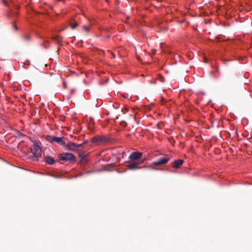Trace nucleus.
I'll return each mask as SVG.
<instances>
[{"label": "nucleus", "instance_id": "obj_16", "mask_svg": "<svg viewBox=\"0 0 252 252\" xmlns=\"http://www.w3.org/2000/svg\"><path fill=\"white\" fill-rule=\"evenodd\" d=\"M12 28L13 29V30L14 31H17L18 30V27H17V26L16 25V24L15 22H13L12 25Z\"/></svg>", "mask_w": 252, "mask_h": 252}, {"label": "nucleus", "instance_id": "obj_20", "mask_svg": "<svg viewBox=\"0 0 252 252\" xmlns=\"http://www.w3.org/2000/svg\"><path fill=\"white\" fill-rule=\"evenodd\" d=\"M24 38H25L26 40H29V39H30V36L29 35H25V36H24Z\"/></svg>", "mask_w": 252, "mask_h": 252}, {"label": "nucleus", "instance_id": "obj_17", "mask_svg": "<svg viewBox=\"0 0 252 252\" xmlns=\"http://www.w3.org/2000/svg\"><path fill=\"white\" fill-rule=\"evenodd\" d=\"M87 141H85L84 143H83L82 144H76V149L81 147L83 145H84L85 144L87 143Z\"/></svg>", "mask_w": 252, "mask_h": 252}, {"label": "nucleus", "instance_id": "obj_15", "mask_svg": "<svg viewBox=\"0 0 252 252\" xmlns=\"http://www.w3.org/2000/svg\"><path fill=\"white\" fill-rule=\"evenodd\" d=\"M82 28L83 29L84 31L87 32H89L90 31V28L89 27L86 26H82Z\"/></svg>", "mask_w": 252, "mask_h": 252}, {"label": "nucleus", "instance_id": "obj_1", "mask_svg": "<svg viewBox=\"0 0 252 252\" xmlns=\"http://www.w3.org/2000/svg\"><path fill=\"white\" fill-rule=\"evenodd\" d=\"M31 151L33 155L31 158L34 161L38 160V158L41 156L42 150L37 142H34L33 146L31 147Z\"/></svg>", "mask_w": 252, "mask_h": 252}, {"label": "nucleus", "instance_id": "obj_19", "mask_svg": "<svg viewBox=\"0 0 252 252\" xmlns=\"http://www.w3.org/2000/svg\"><path fill=\"white\" fill-rule=\"evenodd\" d=\"M107 52H108V53L112 55L113 58H114L115 57V54L113 52H112L110 51H108Z\"/></svg>", "mask_w": 252, "mask_h": 252}, {"label": "nucleus", "instance_id": "obj_23", "mask_svg": "<svg viewBox=\"0 0 252 252\" xmlns=\"http://www.w3.org/2000/svg\"><path fill=\"white\" fill-rule=\"evenodd\" d=\"M3 3H4L6 5H7V4L5 0H4V1H3Z\"/></svg>", "mask_w": 252, "mask_h": 252}, {"label": "nucleus", "instance_id": "obj_11", "mask_svg": "<svg viewBox=\"0 0 252 252\" xmlns=\"http://www.w3.org/2000/svg\"><path fill=\"white\" fill-rule=\"evenodd\" d=\"M53 39L58 44L60 43L62 40V37L59 35H56L53 37Z\"/></svg>", "mask_w": 252, "mask_h": 252}, {"label": "nucleus", "instance_id": "obj_21", "mask_svg": "<svg viewBox=\"0 0 252 252\" xmlns=\"http://www.w3.org/2000/svg\"><path fill=\"white\" fill-rule=\"evenodd\" d=\"M156 49L152 50V54H153V55H155L156 54Z\"/></svg>", "mask_w": 252, "mask_h": 252}, {"label": "nucleus", "instance_id": "obj_24", "mask_svg": "<svg viewBox=\"0 0 252 252\" xmlns=\"http://www.w3.org/2000/svg\"><path fill=\"white\" fill-rule=\"evenodd\" d=\"M64 29H61V30H60L59 31V32H61V31H62L64 30Z\"/></svg>", "mask_w": 252, "mask_h": 252}, {"label": "nucleus", "instance_id": "obj_9", "mask_svg": "<svg viewBox=\"0 0 252 252\" xmlns=\"http://www.w3.org/2000/svg\"><path fill=\"white\" fill-rule=\"evenodd\" d=\"M183 160L179 159L172 162L171 165L173 168L177 169L183 164Z\"/></svg>", "mask_w": 252, "mask_h": 252}, {"label": "nucleus", "instance_id": "obj_5", "mask_svg": "<svg viewBox=\"0 0 252 252\" xmlns=\"http://www.w3.org/2000/svg\"><path fill=\"white\" fill-rule=\"evenodd\" d=\"M58 158L61 160L72 161L75 159V156L73 154L66 153L59 155Z\"/></svg>", "mask_w": 252, "mask_h": 252}, {"label": "nucleus", "instance_id": "obj_13", "mask_svg": "<svg viewBox=\"0 0 252 252\" xmlns=\"http://www.w3.org/2000/svg\"><path fill=\"white\" fill-rule=\"evenodd\" d=\"M87 162H88V160L86 158H81L80 160V163L82 164H85L87 163Z\"/></svg>", "mask_w": 252, "mask_h": 252}, {"label": "nucleus", "instance_id": "obj_4", "mask_svg": "<svg viewBox=\"0 0 252 252\" xmlns=\"http://www.w3.org/2000/svg\"><path fill=\"white\" fill-rule=\"evenodd\" d=\"M170 159V158L169 156L166 155L165 157H163L154 161L152 163V165L151 166H158L161 165H164L166 164L169 161ZM152 167H153V166Z\"/></svg>", "mask_w": 252, "mask_h": 252}, {"label": "nucleus", "instance_id": "obj_6", "mask_svg": "<svg viewBox=\"0 0 252 252\" xmlns=\"http://www.w3.org/2000/svg\"><path fill=\"white\" fill-rule=\"evenodd\" d=\"M47 140L53 142H55L61 145H65V138L63 137H55L49 136L47 138Z\"/></svg>", "mask_w": 252, "mask_h": 252}, {"label": "nucleus", "instance_id": "obj_18", "mask_svg": "<svg viewBox=\"0 0 252 252\" xmlns=\"http://www.w3.org/2000/svg\"><path fill=\"white\" fill-rule=\"evenodd\" d=\"M159 79L160 81L161 82H163L165 80L164 78L162 76H159Z\"/></svg>", "mask_w": 252, "mask_h": 252}, {"label": "nucleus", "instance_id": "obj_8", "mask_svg": "<svg viewBox=\"0 0 252 252\" xmlns=\"http://www.w3.org/2000/svg\"><path fill=\"white\" fill-rule=\"evenodd\" d=\"M63 146L68 150L74 151L76 150V144L73 142H69L67 144H65Z\"/></svg>", "mask_w": 252, "mask_h": 252}, {"label": "nucleus", "instance_id": "obj_25", "mask_svg": "<svg viewBox=\"0 0 252 252\" xmlns=\"http://www.w3.org/2000/svg\"><path fill=\"white\" fill-rule=\"evenodd\" d=\"M7 16H8V17H10V14H8L7 15Z\"/></svg>", "mask_w": 252, "mask_h": 252}, {"label": "nucleus", "instance_id": "obj_22", "mask_svg": "<svg viewBox=\"0 0 252 252\" xmlns=\"http://www.w3.org/2000/svg\"><path fill=\"white\" fill-rule=\"evenodd\" d=\"M137 59L139 61H141V59L140 57L139 56H137Z\"/></svg>", "mask_w": 252, "mask_h": 252}, {"label": "nucleus", "instance_id": "obj_14", "mask_svg": "<svg viewBox=\"0 0 252 252\" xmlns=\"http://www.w3.org/2000/svg\"><path fill=\"white\" fill-rule=\"evenodd\" d=\"M70 25L71 26V29L73 30L75 29L78 26V24L77 23H74L72 24L70 23Z\"/></svg>", "mask_w": 252, "mask_h": 252}, {"label": "nucleus", "instance_id": "obj_3", "mask_svg": "<svg viewBox=\"0 0 252 252\" xmlns=\"http://www.w3.org/2000/svg\"><path fill=\"white\" fill-rule=\"evenodd\" d=\"M91 141L96 145H100L106 142L107 141V139L104 135H99L92 138Z\"/></svg>", "mask_w": 252, "mask_h": 252}, {"label": "nucleus", "instance_id": "obj_10", "mask_svg": "<svg viewBox=\"0 0 252 252\" xmlns=\"http://www.w3.org/2000/svg\"><path fill=\"white\" fill-rule=\"evenodd\" d=\"M45 162L49 165L54 164L56 162L55 160L53 158L48 156L45 157Z\"/></svg>", "mask_w": 252, "mask_h": 252}, {"label": "nucleus", "instance_id": "obj_2", "mask_svg": "<svg viewBox=\"0 0 252 252\" xmlns=\"http://www.w3.org/2000/svg\"><path fill=\"white\" fill-rule=\"evenodd\" d=\"M126 163L127 164V165H126V167L129 170H135L137 169L149 168H151L152 169H153L154 170H158L159 169L158 168H157L156 167H152V166L139 167L138 165L139 164V163L138 162L134 161H128Z\"/></svg>", "mask_w": 252, "mask_h": 252}, {"label": "nucleus", "instance_id": "obj_7", "mask_svg": "<svg viewBox=\"0 0 252 252\" xmlns=\"http://www.w3.org/2000/svg\"><path fill=\"white\" fill-rule=\"evenodd\" d=\"M142 157V153L140 152H134L132 153L129 156V158L131 160H136L140 159Z\"/></svg>", "mask_w": 252, "mask_h": 252}, {"label": "nucleus", "instance_id": "obj_26", "mask_svg": "<svg viewBox=\"0 0 252 252\" xmlns=\"http://www.w3.org/2000/svg\"><path fill=\"white\" fill-rule=\"evenodd\" d=\"M63 85L64 86V88H65L66 87V85L65 84V83H63Z\"/></svg>", "mask_w": 252, "mask_h": 252}, {"label": "nucleus", "instance_id": "obj_12", "mask_svg": "<svg viewBox=\"0 0 252 252\" xmlns=\"http://www.w3.org/2000/svg\"><path fill=\"white\" fill-rule=\"evenodd\" d=\"M86 156L87 154L85 152H80L79 154V157L81 159L86 158Z\"/></svg>", "mask_w": 252, "mask_h": 252}]
</instances>
